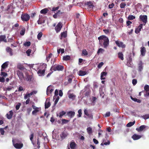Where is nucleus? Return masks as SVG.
Segmentation results:
<instances>
[{"instance_id":"1","label":"nucleus","mask_w":149,"mask_h":149,"mask_svg":"<svg viewBox=\"0 0 149 149\" xmlns=\"http://www.w3.org/2000/svg\"><path fill=\"white\" fill-rule=\"evenodd\" d=\"M100 44L101 46H103L104 48H107L109 45V40L108 38L105 36H102L98 38Z\"/></svg>"},{"instance_id":"2","label":"nucleus","mask_w":149,"mask_h":149,"mask_svg":"<svg viewBox=\"0 0 149 149\" xmlns=\"http://www.w3.org/2000/svg\"><path fill=\"white\" fill-rule=\"evenodd\" d=\"M64 69V66L59 65H55L52 66L50 70H53L54 71H63Z\"/></svg>"},{"instance_id":"3","label":"nucleus","mask_w":149,"mask_h":149,"mask_svg":"<svg viewBox=\"0 0 149 149\" xmlns=\"http://www.w3.org/2000/svg\"><path fill=\"white\" fill-rule=\"evenodd\" d=\"M85 6L87 7V9L89 11H91V9L93 8V2L91 1H87L84 3Z\"/></svg>"},{"instance_id":"4","label":"nucleus","mask_w":149,"mask_h":149,"mask_svg":"<svg viewBox=\"0 0 149 149\" xmlns=\"http://www.w3.org/2000/svg\"><path fill=\"white\" fill-rule=\"evenodd\" d=\"M30 18V15L26 13L22 14L21 16V19L24 21L27 22L28 21L29 19Z\"/></svg>"},{"instance_id":"5","label":"nucleus","mask_w":149,"mask_h":149,"mask_svg":"<svg viewBox=\"0 0 149 149\" xmlns=\"http://www.w3.org/2000/svg\"><path fill=\"white\" fill-rule=\"evenodd\" d=\"M140 20L143 22V25H145L147 22V17L146 15H141L139 16Z\"/></svg>"},{"instance_id":"6","label":"nucleus","mask_w":149,"mask_h":149,"mask_svg":"<svg viewBox=\"0 0 149 149\" xmlns=\"http://www.w3.org/2000/svg\"><path fill=\"white\" fill-rule=\"evenodd\" d=\"M17 74L21 82L24 80V75L22 72L20 70H18L17 71Z\"/></svg>"},{"instance_id":"7","label":"nucleus","mask_w":149,"mask_h":149,"mask_svg":"<svg viewBox=\"0 0 149 149\" xmlns=\"http://www.w3.org/2000/svg\"><path fill=\"white\" fill-rule=\"evenodd\" d=\"M68 135V134L66 131H63L60 134L61 139L63 140L65 139Z\"/></svg>"},{"instance_id":"8","label":"nucleus","mask_w":149,"mask_h":149,"mask_svg":"<svg viewBox=\"0 0 149 149\" xmlns=\"http://www.w3.org/2000/svg\"><path fill=\"white\" fill-rule=\"evenodd\" d=\"M116 45L119 47H121L123 48H125L126 47V45L123 44L122 42H120L119 40H116L115 41Z\"/></svg>"},{"instance_id":"9","label":"nucleus","mask_w":149,"mask_h":149,"mask_svg":"<svg viewBox=\"0 0 149 149\" xmlns=\"http://www.w3.org/2000/svg\"><path fill=\"white\" fill-rule=\"evenodd\" d=\"M77 145L75 143L72 141L70 143V147L68 146V149H75Z\"/></svg>"},{"instance_id":"10","label":"nucleus","mask_w":149,"mask_h":149,"mask_svg":"<svg viewBox=\"0 0 149 149\" xmlns=\"http://www.w3.org/2000/svg\"><path fill=\"white\" fill-rule=\"evenodd\" d=\"M71 90H69L68 92V97L69 98L72 100H74L76 97L75 95H74L73 93H71L70 92L71 91Z\"/></svg>"},{"instance_id":"11","label":"nucleus","mask_w":149,"mask_h":149,"mask_svg":"<svg viewBox=\"0 0 149 149\" xmlns=\"http://www.w3.org/2000/svg\"><path fill=\"white\" fill-rule=\"evenodd\" d=\"M143 63L141 60L139 61L138 64V70L139 72H141L143 69Z\"/></svg>"},{"instance_id":"12","label":"nucleus","mask_w":149,"mask_h":149,"mask_svg":"<svg viewBox=\"0 0 149 149\" xmlns=\"http://www.w3.org/2000/svg\"><path fill=\"white\" fill-rule=\"evenodd\" d=\"M13 142L14 147L17 149H21L23 146V144L22 143H14L13 140Z\"/></svg>"},{"instance_id":"13","label":"nucleus","mask_w":149,"mask_h":149,"mask_svg":"<svg viewBox=\"0 0 149 149\" xmlns=\"http://www.w3.org/2000/svg\"><path fill=\"white\" fill-rule=\"evenodd\" d=\"M62 25L61 22H59L55 27V30L57 33L60 31L62 28Z\"/></svg>"},{"instance_id":"14","label":"nucleus","mask_w":149,"mask_h":149,"mask_svg":"<svg viewBox=\"0 0 149 149\" xmlns=\"http://www.w3.org/2000/svg\"><path fill=\"white\" fill-rule=\"evenodd\" d=\"M13 115V111L11 110L6 114V116L7 118L8 119H10L12 118Z\"/></svg>"},{"instance_id":"15","label":"nucleus","mask_w":149,"mask_h":149,"mask_svg":"<svg viewBox=\"0 0 149 149\" xmlns=\"http://www.w3.org/2000/svg\"><path fill=\"white\" fill-rule=\"evenodd\" d=\"M45 70H41L38 69L37 73L39 76H44L45 75Z\"/></svg>"},{"instance_id":"16","label":"nucleus","mask_w":149,"mask_h":149,"mask_svg":"<svg viewBox=\"0 0 149 149\" xmlns=\"http://www.w3.org/2000/svg\"><path fill=\"white\" fill-rule=\"evenodd\" d=\"M84 114L87 116L88 117L91 118H93L92 115L89 113L88 110L87 109H84Z\"/></svg>"},{"instance_id":"17","label":"nucleus","mask_w":149,"mask_h":149,"mask_svg":"<svg viewBox=\"0 0 149 149\" xmlns=\"http://www.w3.org/2000/svg\"><path fill=\"white\" fill-rule=\"evenodd\" d=\"M141 137V136L140 135H137L136 134H134L132 136V138L134 140H137Z\"/></svg>"},{"instance_id":"18","label":"nucleus","mask_w":149,"mask_h":149,"mask_svg":"<svg viewBox=\"0 0 149 149\" xmlns=\"http://www.w3.org/2000/svg\"><path fill=\"white\" fill-rule=\"evenodd\" d=\"M107 73L105 72H102L101 74L100 79L101 80L105 79V77L107 76Z\"/></svg>"},{"instance_id":"19","label":"nucleus","mask_w":149,"mask_h":149,"mask_svg":"<svg viewBox=\"0 0 149 149\" xmlns=\"http://www.w3.org/2000/svg\"><path fill=\"white\" fill-rule=\"evenodd\" d=\"M142 26L143 24H140V25L138 26V28L136 29L135 31V33L137 34L138 33L141 31V29L142 28Z\"/></svg>"},{"instance_id":"20","label":"nucleus","mask_w":149,"mask_h":149,"mask_svg":"<svg viewBox=\"0 0 149 149\" xmlns=\"http://www.w3.org/2000/svg\"><path fill=\"white\" fill-rule=\"evenodd\" d=\"M146 126L145 125H142L139 128H136V130L139 132H141L146 127Z\"/></svg>"},{"instance_id":"21","label":"nucleus","mask_w":149,"mask_h":149,"mask_svg":"<svg viewBox=\"0 0 149 149\" xmlns=\"http://www.w3.org/2000/svg\"><path fill=\"white\" fill-rule=\"evenodd\" d=\"M3 41L5 42H7V40L6 39V36L5 35H1L0 36V43L1 42Z\"/></svg>"},{"instance_id":"22","label":"nucleus","mask_w":149,"mask_h":149,"mask_svg":"<svg viewBox=\"0 0 149 149\" xmlns=\"http://www.w3.org/2000/svg\"><path fill=\"white\" fill-rule=\"evenodd\" d=\"M17 68L21 70H23L25 69L23 65L20 63H18L17 64Z\"/></svg>"},{"instance_id":"23","label":"nucleus","mask_w":149,"mask_h":149,"mask_svg":"<svg viewBox=\"0 0 149 149\" xmlns=\"http://www.w3.org/2000/svg\"><path fill=\"white\" fill-rule=\"evenodd\" d=\"M141 54L142 56H144L146 52V48L144 47H141Z\"/></svg>"},{"instance_id":"24","label":"nucleus","mask_w":149,"mask_h":149,"mask_svg":"<svg viewBox=\"0 0 149 149\" xmlns=\"http://www.w3.org/2000/svg\"><path fill=\"white\" fill-rule=\"evenodd\" d=\"M87 72L86 71L80 70L78 72V75L80 76H83L86 74Z\"/></svg>"},{"instance_id":"25","label":"nucleus","mask_w":149,"mask_h":149,"mask_svg":"<svg viewBox=\"0 0 149 149\" xmlns=\"http://www.w3.org/2000/svg\"><path fill=\"white\" fill-rule=\"evenodd\" d=\"M6 51L9 53L10 55L12 56L13 55L12 52V49L9 47H7L6 49Z\"/></svg>"},{"instance_id":"26","label":"nucleus","mask_w":149,"mask_h":149,"mask_svg":"<svg viewBox=\"0 0 149 149\" xmlns=\"http://www.w3.org/2000/svg\"><path fill=\"white\" fill-rule=\"evenodd\" d=\"M67 114L70 118H72L75 115V113L74 111H69L68 112Z\"/></svg>"},{"instance_id":"27","label":"nucleus","mask_w":149,"mask_h":149,"mask_svg":"<svg viewBox=\"0 0 149 149\" xmlns=\"http://www.w3.org/2000/svg\"><path fill=\"white\" fill-rule=\"evenodd\" d=\"M47 101L48 100L47 99L45 103V108L46 109L48 108L51 105V103L49 101H49L47 102Z\"/></svg>"},{"instance_id":"28","label":"nucleus","mask_w":149,"mask_h":149,"mask_svg":"<svg viewBox=\"0 0 149 149\" xmlns=\"http://www.w3.org/2000/svg\"><path fill=\"white\" fill-rule=\"evenodd\" d=\"M8 65V64L7 62L4 63L1 65V71H2L3 69H5L7 68Z\"/></svg>"},{"instance_id":"29","label":"nucleus","mask_w":149,"mask_h":149,"mask_svg":"<svg viewBox=\"0 0 149 149\" xmlns=\"http://www.w3.org/2000/svg\"><path fill=\"white\" fill-rule=\"evenodd\" d=\"M48 11V9H47V8H45L43 9L42 10L40 11V13L41 14H45L47 13Z\"/></svg>"},{"instance_id":"30","label":"nucleus","mask_w":149,"mask_h":149,"mask_svg":"<svg viewBox=\"0 0 149 149\" xmlns=\"http://www.w3.org/2000/svg\"><path fill=\"white\" fill-rule=\"evenodd\" d=\"M118 57L122 60L124 59L123 55L122 52H119L118 53Z\"/></svg>"},{"instance_id":"31","label":"nucleus","mask_w":149,"mask_h":149,"mask_svg":"<svg viewBox=\"0 0 149 149\" xmlns=\"http://www.w3.org/2000/svg\"><path fill=\"white\" fill-rule=\"evenodd\" d=\"M110 143V142L109 140H108L107 141V142H106V140H104L103 141V143H102L101 144V145L103 146L104 145H109Z\"/></svg>"},{"instance_id":"32","label":"nucleus","mask_w":149,"mask_h":149,"mask_svg":"<svg viewBox=\"0 0 149 149\" xmlns=\"http://www.w3.org/2000/svg\"><path fill=\"white\" fill-rule=\"evenodd\" d=\"M70 58H71L70 56L66 55L63 57V60L64 61H67L70 60Z\"/></svg>"},{"instance_id":"33","label":"nucleus","mask_w":149,"mask_h":149,"mask_svg":"<svg viewBox=\"0 0 149 149\" xmlns=\"http://www.w3.org/2000/svg\"><path fill=\"white\" fill-rule=\"evenodd\" d=\"M135 123V121H134L133 122H130L127 124L126 126L128 127H130L133 125Z\"/></svg>"},{"instance_id":"34","label":"nucleus","mask_w":149,"mask_h":149,"mask_svg":"<svg viewBox=\"0 0 149 149\" xmlns=\"http://www.w3.org/2000/svg\"><path fill=\"white\" fill-rule=\"evenodd\" d=\"M131 99L133 100V101H134L136 102H137L139 103H140L141 102V100L139 99H138L137 98H133L132 97H131Z\"/></svg>"},{"instance_id":"35","label":"nucleus","mask_w":149,"mask_h":149,"mask_svg":"<svg viewBox=\"0 0 149 149\" xmlns=\"http://www.w3.org/2000/svg\"><path fill=\"white\" fill-rule=\"evenodd\" d=\"M40 109H34V110L32 112V114L33 115H36V113L37 112H39L40 110Z\"/></svg>"},{"instance_id":"36","label":"nucleus","mask_w":149,"mask_h":149,"mask_svg":"<svg viewBox=\"0 0 149 149\" xmlns=\"http://www.w3.org/2000/svg\"><path fill=\"white\" fill-rule=\"evenodd\" d=\"M87 130L89 134H90L92 132V129L90 127H88L87 128Z\"/></svg>"},{"instance_id":"37","label":"nucleus","mask_w":149,"mask_h":149,"mask_svg":"<svg viewBox=\"0 0 149 149\" xmlns=\"http://www.w3.org/2000/svg\"><path fill=\"white\" fill-rule=\"evenodd\" d=\"M127 18L129 20H132L135 19V17L132 15H130Z\"/></svg>"},{"instance_id":"38","label":"nucleus","mask_w":149,"mask_h":149,"mask_svg":"<svg viewBox=\"0 0 149 149\" xmlns=\"http://www.w3.org/2000/svg\"><path fill=\"white\" fill-rule=\"evenodd\" d=\"M33 137H34V134L33 133L31 134L29 136L30 139L32 143V144H34V143H33Z\"/></svg>"},{"instance_id":"39","label":"nucleus","mask_w":149,"mask_h":149,"mask_svg":"<svg viewBox=\"0 0 149 149\" xmlns=\"http://www.w3.org/2000/svg\"><path fill=\"white\" fill-rule=\"evenodd\" d=\"M66 112L64 111H62L61 112L59 113V117L60 118H61L62 116L66 114Z\"/></svg>"},{"instance_id":"40","label":"nucleus","mask_w":149,"mask_h":149,"mask_svg":"<svg viewBox=\"0 0 149 149\" xmlns=\"http://www.w3.org/2000/svg\"><path fill=\"white\" fill-rule=\"evenodd\" d=\"M126 4L125 3H121L120 5V7L121 8H124L126 6Z\"/></svg>"},{"instance_id":"41","label":"nucleus","mask_w":149,"mask_h":149,"mask_svg":"<svg viewBox=\"0 0 149 149\" xmlns=\"http://www.w3.org/2000/svg\"><path fill=\"white\" fill-rule=\"evenodd\" d=\"M32 76L29 75H26V80L27 81H31Z\"/></svg>"},{"instance_id":"42","label":"nucleus","mask_w":149,"mask_h":149,"mask_svg":"<svg viewBox=\"0 0 149 149\" xmlns=\"http://www.w3.org/2000/svg\"><path fill=\"white\" fill-rule=\"evenodd\" d=\"M52 55V53H50L47 56L46 59L47 62H48L49 61L50 59L51 58Z\"/></svg>"},{"instance_id":"43","label":"nucleus","mask_w":149,"mask_h":149,"mask_svg":"<svg viewBox=\"0 0 149 149\" xmlns=\"http://www.w3.org/2000/svg\"><path fill=\"white\" fill-rule=\"evenodd\" d=\"M144 89L146 92L149 91V86L146 85L144 87Z\"/></svg>"},{"instance_id":"44","label":"nucleus","mask_w":149,"mask_h":149,"mask_svg":"<svg viewBox=\"0 0 149 149\" xmlns=\"http://www.w3.org/2000/svg\"><path fill=\"white\" fill-rule=\"evenodd\" d=\"M61 36L63 37L64 38H65L67 36V33L66 32H63L61 33Z\"/></svg>"},{"instance_id":"45","label":"nucleus","mask_w":149,"mask_h":149,"mask_svg":"<svg viewBox=\"0 0 149 149\" xmlns=\"http://www.w3.org/2000/svg\"><path fill=\"white\" fill-rule=\"evenodd\" d=\"M42 32H40L38 33L37 35V38L39 40H40V38L42 37Z\"/></svg>"},{"instance_id":"46","label":"nucleus","mask_w":149,"mask_h":149,"mask_svg":"<svg viewBox=\"0 0 149 149\" xmlns=\"http://www.w3.org/2000/svg\"><path fill=\"white\" fill-rule=\"evenodd\" d=\"M25 28L23 29L20 31V34L21 35L23 36L25 33Z\"/></svg>"},{"instance_id":"47","label":"nucleus","mask_w":149,"mask_h":149,"mask_svg":"<svg viewBox=\"0 0 149 149\" xmlns=\"http://www.w3.org/2000/svg\"><path fill=\"white\" fill-rule=\"evenodd\" d=\"M24 45L25 46L29 47L30 45L31 42L29 41L26 42L24 43Z\"/></svg>"},{"instance_id":"48","label":"nucleus","mask_w":149,"mask_h":149,"mask_svg":"<svg viewBox=\"0 0 149 149\" xmlns=\"http://www.w3.org/2000/svg\"><path fill=\"white\" fill-rule=\"evenodd\" d=\"M143 118L145 120H146L149 118V114H147L143 115L142 116Z\"/></svg>"},{"instance_id":"49","label":"nucleus","mask_w":149,"mask_h":149,"mask_svg":"<svg viewBox=\"0 0 149 149\" xmlns=\"http://www.w3.org/2000/svg\"><path fill=\"white\" fill-rule=\"evenodd\" d=\"M31 96L29 93H26V94L24 96V97L25 99H26L29 98Z\"/></svg>"},{"instance_id":"50","label":"nucleus","mask_w":149,"mask_h":149,"mask_svg":"<svg viewBox=\"0 0 149 149\" xmlns=\"http://www.w3.org/2000/svg\"><path fill=\"white\" fill-rule=\"evenodd\" d=\"M78 117H81V115H82V110H81V109H79L78 111Z\"/></svg>"},{"instance_id":"51","label":"nucleus","mask_w":149,"mask_h":149,"mask_svg":"<svg viewBox=\"0 0 149 149\" xmlns=\"http://www.w3.org/2000/svg\"><path fill=\"white\" fill-rule=\"evenodd\" d=\"M88 53L86 49H84L82 50V55L84 56L87 55Z\"/></svg>"},{"instance_id":"52","label":"nucleus","mask_w":149,"mask_h":149,"mask_svg":"<svg viewBox=\"0 0 149 149\" xmlns=\"http://www.w3.org/2000/svg\"><path fill=\"white\" fill-rule=\"evenodd\" d=\"M18 91L19 92H20L22 91H24L25 89H24L23 88L22 86H19L18 88Z\"/></svg>"},{"instance_id":"53","label":"nucleus","mask_w":149,"mask_h":149,"mask_svg":"<svg viewBox=\"0 0 149 149\" xmlns=\"http://www.w3.org/2000/svg\"><path fill=\"white\" fill-rule=\"evenodd\" d=\"M52 88V87L50 86H48L47 90V95H49V91L50 89Z\"/></svg>"},{"instance_id":"54","label":"nucleus","mask_w":149,"mask_h":149,"mask_svg":"<svg viewBox=\"0 0 149 149\" xmlns=\"http://www.w3.org/2000/svg\"><path fill=\"white\" fill-rule=\"evenodd\" d=\"M31 50L30 49H28L26 52V53L27 54L28 56L30 55V54L31 52Z\"/></svg>"},{"instance_id":"55","label":"nucleus","mask_w":149,"mask_h":149,"mask_svg":"<svg viewBox=\"0 0 149 149\" xmlns=\"http://www.w3.org/2000/svg\"><path fill=\"white\" fill-rule=\"evenodd\" d=\"M13 88V86H9L7 87L6 88V91H10Z\"/></svg>"},{"instance_id":"56","label":"nucleus","mask_w":149,"mask_h":149,"mask_svg":"<svg viewBox=\"0 0 149 149\" xmlns=\"http://www.w3.org/2000/svg\"><path fill=\"white\" fill-rule=\"evenodd\" d=\"M59 99V97L57 96L56 98V99L54 102V105H55L57 103Z\"/></svg>"},{"instance_id":"57","label":"nucleus","mask_w":149,"mask_h":149,"mask_svg":"<svg viewBox=\"0 0 149 149\" xmlns=\"http://www.w3.org/2000/svg\"><path fill=\"white\" fill-rule=\"evenodd\" d=\"M132 83L134 86H135L137 83V81L136 79H134L132 80Z\"/></svg>"},{"instance_id":"58","label":"nucleus","mask_w":149,"mask_h":149,"mask_svg":"<svg viewBox=\"0 0 149 149\" xmlns=\"http://www.w3.org/2000/svg\"><path fill=\"white\" fill-rule=\"evenodd\" d=\"M104 51V50L102 48H100L99 49L97 53V54H99L100 53H102Z\"/></svg>"},{"instance_id":"59","label":"nucleus","mask_w":149,"mask_h":149,"mask_svg":"<svg viewBox=\"0 0 149 149\" xmlns=\"http://www.w3.org/2000/svg\"><path fill=\"white\" fill-rule=\"evenodd\" d=\"M98 137H100L102 135V134L103 133V131L102 130L100 129H99L98 130Z\"/></svg>"},{"instance_id":"60","label":"nucleus","mask_w":149,"mask_h":149,"mask_svg":"<svg viewBox=\"0 0 149 149\" xmlns=\"http://www.w3.org/2000/svg\"><path fill=\"white\" fill-rule=\"evenodd\" d=\"M0 131L1 134V135H3L4 134L5 131L4 130L3 128H1L0 129Z\"/></svg>"},{"instance_id":"61","label":"nucleus","mask_w":149,"mask_h":149,"mask_svg":"<svg viewBox=\"0 0 149 149\" xmlns=\"http://www.w3.org/2000/svg\"><path fill=\"white\" fill-rule=\"evenodd\" d=\"M18 42H17L16 43H14L13 44H11V47H16L17 46V44L18 43Z\"/></svg>"},{"instance_id":"62","label":"nucleus","mask_w":149,"mask_h":149,"mask_svg":"<svg viewBox=\"0 0 149 149\" xmlns=\"http://www.w3.org/2000/svg\"><path fill=\"white\" fill-rule=\"evenodd\" d=\"M5 81L4 78L3 77H0V82L3 83Z\"/></svg>"},{"instance_id":"63","label":"nucleus","mask_w":149,"mask_h":149,"mask_svg":"<svg viewBox=\"0 0 149 149\" xmlns=\"http://www.w3.org/2000/svg\"><path fill=\"white\" fill-rule=\"evenodd\" d=\"M104 63L103 62H100L98 65L97 67L98 68H100L103 65Z\"/></svg>"},{"instance_id":"64","label":"nucleus","mask_w":149,"mask_h":149,"mask_svg":"<svg viewBox=\"0 0 149 149\" xmlns=\"http://www.w3.org/2000/svg\"><path fill=\"white\" fill-rule=\"evenodd\" d=\"M1 74L3 77H6L7 75V74L5 72H1Z\"/></svg>"}]
</instances>
